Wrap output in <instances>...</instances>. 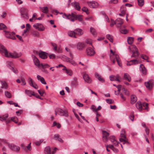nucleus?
I'll list each match as a JSON object with an SVG mask.
<instances>
[{
	"mask_svg": "<svg viewBox=\"0 0 154 154\" xmlns=\"http://www.w3.org/2000/svg\"><path fill=\"white\" fill-rule=\"evenodd\" d=\"M0 53L4 54V56L7 57L12 58H17L20 57L22 54L21 53H14L12 54L11 53H8L7 49L4 45L0 43Z\"/></svg>",
	"mask_w": 154,
	"mask_h": 154,
	"instance_id": "1",
	"label": "nucleus"
},
{
	"mask_svg": "<svg viewBox=\"0 0 154 154\" xmlns=\"http://www.w3.org/2000/svg\"><path fill=\"white\" fill-rule=\"evenodd\" d=\"M135 105L136 108L140 111H141L143 109L147 110L148 108V104L146 103H143L142 104L140 102L138 101Z\"/></svg>",
	"mask_w": 154,
	"mask_h": 154,
	"instance_id": "2",
	"label": "nucleus"
},
{
	"mask_svg": "<svg viewBox=\"0 0 154 154\" xmlns=\"http://www.w3.org/2000/svg\"><path fill=\"white\" fill-rule=\"evenodd\" d=\"M21 17L24 19H28L29 18L28 14V10L25 8H22L20 9Z\"/></svg>",
	"mask_w": 154,
	"mask_h": 154,
	"instance_id": "3",
	"label": "nucleus"
},
{
	"mask_svg": "<svg viewBox=\"0 0 154 154\" xmlns=\"http://www.w3.org/2000/svg\"><path fill=\"white\" fill-rule=\"evenodd\" d=\"M141 125L145 128V131L146 134V135L144 134V136L145 137L146 140L148 143H149V141L148 139L147 136H148L149 135L150 130L149 128L146 125L144 122H142Z\"/></svg>",
	"mask_w": 154,
	"mask_h": 154,
	"instance_id": "4",
	"label": "nucleus"
},
{
	"mask_svg": "<svg viewBox=\"0 0 154 154\" xmlns=\"http://www.w3.org/2000/svg\"><path fill=\"white\" fill-rule=\"evenodd\" d=\"M6 143L8 146V147L12 150L15 152H18L20 150V147L13 144H10L6 142Z\"/></svg>",
	"mask_w": 154,
	"mask_h": 154,
	"instance_id": "5",
	"label": "nucleus"
},
{
	"mask_svg": "<svg viewBox=\"0 0 154 154\" xmlns=\"http://www.w3.org/2000/svg\"><path fill=\"white\" fill-rule=\"evenodd\" d=\"M4 32H5V36L7 38H11L13 40L16 39V38L15 36V32H10L5 30L4 31Z\"/></svg>",
	"mask_w": 154,
	"mask_h": 154,
	"instance_id": "6",
	"label": "nucleus"
},
{
	"mask_svg": "<svg viewBox=\"0 0 154 154\" xmlns=\"http://www.w3.org/2000/svg\"><path fill=\"white\" fill-rule=\"evenodd\" d=\"M57 114L60 116L65 117H67L69 116L68 112L66 109H57Z\"/></svg>",
	"mask_w": 154,
	"mask_h": 154,
	"instance_id": "7",
	"label": "nucleus"
},
{
	"mask_svg": "<svg viewBox=\"0 0 154 154\" xmlns=\"http://www.w3.org/2000/svg\"><path fill=\"white\" fill-rule=\"evenodd\" d=\"M154 81L153 79H150L147 82H144L146 87L149 90L152 89L154 86Z\"/></svg>",
	"mask_w": 154,
	"mask_h": 154,
	"instance_id": "8",
	"label": "nucleus"
},
{
	"mask_svg": "<svg viewBox=\"0 0 154 154\" xmlns=\"http://www.w3.org/2000/svg\"><path fill=\"white\" fill-rule=\"evenodd\" d=\"M134 48L135 49L134 51H132V55H131V58H134L135 59H137L139 55V53L137 51V48L136 46H134Z\"/></svg>",
	"mask_w": 154,
	"mask_h": 154,
	"instance_id": "9",
	"label": "nucleus"
},
{
	"mask_svg": "<svg viewBox=\"0 0 154 154\" xmlns=\"http://www.w3.org/2000/svg\"><path fill=\"white\" fill-rule=\"evenodd\" d=\"M34 27L38 29L39 31H43L45 29V28L41 23H37L33 25Z\"/></svg>",
	"mask_w": 154,
	"mask_h": 154,
	"instance_id": "10",
	"label": "nucleus"
},
{
	"mask_svg": "<svg viewBox=\"0 0 154 154\" xmlns=\"http://www.w3.org/2000/svg\"><path fill=\"white\" fill-rule=\"evenodd\" d=\"M109 78L111 81H116L119 82H120L121 79V77L118 75H116V76L114 75H110Z\"/></svg>",
	"mask_w": 154,
	"mask_h": 154,
	"instance_id": "11",
	"label": "nucleus"
},
{
	"mask_svg": "<svg viewBox=\"0 0 154 154\" xmlns=\"http://www.w3.org/2000/svg\"><path fill=\"white\" fill-rule=\"evenodd\" d=\"M86 52L87 55L90 56H93L95 53V51L91 47L88 48L87 49Z\"/></svg>",
	"mask_w": 154,
	"mask_h": 154,
	"instance_id": "12",
	"label": "nucleus"
},
{
	"mask_svg": "<svg viewBox=\"0 0 154 154\" xmlns=\"http://www.w3.org/2000/svg\"><path fill=\"white\" fill-rule=\"evenodd\" d=\"M78 85L79 83L78 81L77 78L76 77H74L73 79V80L71 82V86L73 88H76Z\"/></svg>",
	"mask_w": 154,
	"mask_h": 154,
	"instance_id": "13",
	"label": "nucleus"
},
{
	"mask_svg": "<svg viewBox=\"0 0 154 154\" xmlns=\"http://www.w3.org/2000/svg\"><path fill=\"white\" fill-rule=\"evenodd\" d=\"M83 77L85 82L88 83L91 82V79L88 74L84 73L83 75Z\"/></svg>",
	"mask_w": 154,
	"mask_h": 154,
	"instance_id": "14",
	"label": "nucleus"
},
{
	"mask_svg": "<svg viewBox=\"0 0 154 154\" xmlns=\"http://www.w3.org/2000/svg\"><path fill=\"white\" fill-rule=\"evenodd\" d=\"M115 137L113 136H110L109 137V140H110L111 141L112 143H113V146H117L119 145V142H117L115 139Z\"/></svg>",
	"mask_w": 154,
	"mask_h": 154,
	"instance_id": "15",
	"label": "nucleus"
},
{
	"mask_svg": "<svg viewBox=\"0 0 154 154\" xmlns=\"http://www.w3.org/2000/svg\"><path fill=\"white\" fill-rule=\"evenodd\" d=\"M88 4L89 6L92 8H96L98 5L97 2L94 1L88 2Z\"/></svg>",
	"mask_w": 154,
	"mask_h": 154,
	"instance_id": "16",
	"label": "nucleus"
},
{
	"mask_svg": "<svg viewBox=\"0 0 154 154\" xmlns=\"http://www.w3.org/2000/svg\"><path fill=\"white\" fill-rule=\"evenodd\" d=\"M139 63V61L136 59H133L128 61L127 65V66H130L132 65H135Z\"/></svg>",
	"mask_w": 154,
	"mask_h": 154,
	"instance_id": "17",
	"label": "nucleus"
},
{
	"mask_svg": "<svg viewBox=\"0 0 154 154\" xmlns=\"http://www.w3.org/2000/svg\"><path fill=\"white\" fill-rule=\"evenodd\" d=\"M7 64L9 66V68L11 69L12 71L15 73H17L18 72V70L16 69H14L13 66V63L11 62H7Z\"/></svg>",
	"mask_w": 154,
	"mask_h": 154,
	"instance_id": "18",
	"label": "nucleus"
},
{
	"mask_svg": "<svg viewBox=\"0 0 154 154\" xmlns=\"http://www.w3.org/2000/svg\"><path fill=\"white\" fill-rule=\"evenodd\" d=\"M32 57L35 65L38 67H40V62L38 59L34 55H32Z\"/></svg>",
	"mask_w": 154,
	"mask_h": 154,
	"instance_id": "19",
	"label": "nucleus"
},
{
	"mask_svg": "<svg viewBox=\"0 0 154 154\" xmlns=\"http://www.w3.org/2000/svg\"><path fill=\"white\" fill-rule=\"evenodd\" d=\"M109 133L106 131H103V141L105 142H106L108 140Z\"/></svg>",
	"mask_w": 154,
	"mask_h": 154,
	"instance_id": "20",
	"label": "nucleus"
},
{
	"mask_svg": "<svg viewBox=\"0 0 154 154\" xmlns=\"http://www.w3.org/2000/svg\"><path fill=\"white\" fill-rule=\"evenodd\" d=\"M123 23V20L121 18H118L116 20V24L117 27H120Z\"/></svg>",
	"mask_w": 154,
	"mask_h": 154,
	"instance_id": "21",
	"label": "nucleus"
},
{
	"mask_svg": "<svg viewBox=\"0 0 154 154\" xmlns=\"http://www.w3.org/2000/svg\"><path fill=\"white\" fill-rule=\"evenodd\" d=\"M85 44L83 43L79 42L77 44V48L79 50H82L85 47Z\"/></svg>",
	"mask_w": 154,
	"mask_h": 154,
	"instance_id": "22",
	"label": "nucleus"
},
{
	"mask_svg": "<svg viewBox=\"0 0 154 154\" xmlns=\"http://www.w3.org/2000/svg\"><path fill=\"white\" fill-rule=\"evenodd\" d=\"M37 78L38 80L40 81L42 84L45 85L46 84V82L43 77H41L39 75H37Z\"/></svg>",
	"mask_w": 154,
	"mask_h": 154,
	"instance_id": "23",
	"label": "nucleus"
},
{
	"mask_svg": "<svg viewBox=\"0 0 154 154\" xmlns=\"http://www.w3.org/2000/svg\"><path fill=\"white\" fill-rule=\"evenodd\" d=\"M39 56L40 57L43 59H46L47 57L46 53L43 51H41L39 53Z\"/></svg>",
	"mask_w": 154,
	"mask_h": 154,
	"instance_id": "24",
	"label": "nucleus"
},
{
	"mask_svg": "<svg viewBox=\"0 0 154 154\" xmlns=\"http://www.w3.org/2000/svg\"><path fill=\"white\" fill-rule=\"evenodd\" d=\"M140 71L143 74L145 75L146 74V70L143 65H140Z\"/></svg>",
	"mask_w": 154,
	"mask_h": 154,
	"instance_id": "25",
	"label": "nucleus"
},
{
	"mask_svg": "<svg viewBox=\"0 0 154 154\" xmlns=\"http://www.w3.org/2000/svg\"><path fill=\"white\" fill-rule=\"evenodd\" d=\"M136 97L134 95H132L131 97V104H134L137 101Z\"/></svg>",
	"mask_w": 154,
	"mask_h": 154,
	"instance_id": "26",
	"label": "nucleus"
},
{
	"mask_svg": "<svg viewBox=\"0 0 154 154\" xmlns=\"http://www.w3.org/2000/svg\"><path fill=\"white\" fill-rule=\"evenodd\" d=\"M124 79L128 81V82L131 81V79L130 75L127 73H125L124 75Z\"/></svg>",
	"mask_w": 154,
	"mask_h": 154,
	"instance_id": "27",
	"label": "nucleus"
},
{
	"mask_svg": "<svg viewBox=\"0 0 154 154\" xmlns=\"http://www.w3.org/2000/svg\"><path fill=\"white\" fill-rule=\"evenodd\" d=\"M75 34L79 35H82L83 34L82 29L79 28H77L75 29Z\"/></svg>",
	"mask_w": 154,
	"mask_h": 154,
	"instance_id": "28",
	"label": "nucleus"
},
{
	"mask_svg": "<svg viewBox=\"0 0 154 154\" xmlns=\"http://www.w3.org/2000/svg\"><path fill=\"white\" fill-rule=\"evenodd\" d=\"M25 94L28 95L29 97H31L32 95L35 96V94H34L33 92H32L30 90H26L25 91Z\"/></svg>",
	"mask_w": 154,
	"mask_h": 154,
	"instance_id": "29",
	"label": "nucleus"
},
{
	"mask_svg": "<svg viewBox=\"0 0 154 154\" xmlns=\"http://www.w3.org/2000/svg\"><path fill=\"white\" fill-rule=\"evenodd\" d=\"M54 138L55 140H58L61 143L63 142V140L60 137V136L58 134H56L54 135Z\"/></svg>",
	"mask_w": 154,
	"mask_h": 154,
	"instance_id": "30",
	"label": "nucleus"
},
{
	"mask_svg": "<svg viewBox=\"0 0 154 154\" xmlns=\"http://www.w3.org/2000/svg\"><path fill=\"white\" fill-rule=\"evenodd\" d=\"M1 83L2 85L1 87L2 88L7 89L8 88V85L5 81H2Z\"/></svg>",
	"mask_w": 154,
	"mask_h": 154,
	"instance_id": "31",
	"label": "nucleus"
},
{
	"mask_svg": "<svg viewBox=\"0 0 154 154\" xmlns=\"http://www.w3.org/2000/svg\"><path fill=\"white\" fill-rule=\"evenodd\" d=\"M69 36L74 38H76L75 32L73 31H69L68 32Z\"/></svg>",
	"mask_w": 154,
	"mask_h": 154,
	"instance_id": "32",
	"label": "nucleus"
},
{
	"mask_svg": "<svg viewBox=\"0 0 154 154\" xmlns=\"http://www.w3.org/2000/svg\"><path fill=\"white\" fill-rule=\"evenodd\" d=\"M95 76L99 81H101L103 82H104V79L103 78H101V76L98 73H95Z\"/></svg>",
	"mask_w": 154,
	"mask_h": 154,
	"instance_id": "33",
	"label": "nucleus"
},
{
	"mask_svg": "<svg viewBox=\"0 0 154 154\" xmlns=\"http://www.w3.org/2000/svg\"><path fill=\"white\" fill-rule=\"evenodd\" d=\"M73 5L74 8L75 9H76L78 11L80 10L81 8L79 6V4L78 2H74Z\"/></svg>",
	"mask_w": 154,
	"mask_h": 154,
	"instance_id": "34",
	"label": "nucleus"
},
{
	"mask_svg": "<svg viewBox=\"0 0 154 154\" xmlns=\"http://www.w3.org/2000/svg\"><path fill=\"white\" fill-rule=\"evenodd\" d=\"M45 154H51V148L49 146L46 147L44 150Z\"/></svg>",
	"mask_w": 154,
	"mask_h": 154,
	"instance_id": "35",
	"label": "nucleus"
},
{
	"mask_svg": "<svg viewBox=\"0 0 154 154\" xmlns=\"http://www.w3.org/2000/svg\"><path fill=\"white\" fill-rule=\"evenodd\" d=\"M39 8L40 9L42 10L43 13H47L48 12V9L46 7H40Z\"/></svg>",
	"mask_w": 154,
	"mask_h": 154,
	"instance_id": "36",
	"label": "nucleus"
},
{
	"mask_svg": "<svg viewBox=\"0 0 154 154\" xmlns=\"http://www.w3.org/2000/svg\"><path fill=\"white\" fill-rule=\"evenodd\" d=\"M62 17L64 18L67 19H71L72 17L71 14H69L67 15L65 13H64L63 14V15Z\"/></svg>",
	"mask_w": 154,
	"mask_h": 154,
	"instance_id": "37",
	"label": "nucleus"
},
{
	"mask_svg": "<svg viewBox=\"0 0 154 154\" xmlns=\"http://www.w3.org/2000/svg\"><path fill=\"white\" fill-rule=\"evenodd\" d=\"M115 57L118 65L120 66H122V64L118 55L116 54L115 56Z\"/></svg>",
	"mask_w": 154,
	"mask_h": 154,
	"instance_id": "38",
	"label": "nucleus"
},
{
	"mask_svg": "<svg viewBox=\"0 0 154 154\" xmlns=\"http://www.w3.org/2000/svg\"><path fill=\"white\" fill-rule=\"evenodd\" d=\"M8 117V115L5 114L2 116H0V121H3L6 120Z\"/></svg>",
	"mask_w": 154,
	"mask_h": 154,
	"instance_id": "39",
	"label": "nucleus"
},
{
	"mask_svg": "<svg viewBox=\"0 0 154 154\" xmlns=\"http://www.w3.org/2000/svg\"><path fill=\"white\" fill-rule=\"evenodd\" d=\"M120 136L121 137L124 138H126L125 131V129H122L120 133Z\"/></svg>",
	"mask_w": 154,
	"mask_h": 154,
	"instance_id": "40",
	"label": "nucleus"
},
{
	"mask_svg": "<svg viewBox=\"0 0 154 154\" xmlns=\"http://www.w3.org/2000/svg\"><path fill=\"white\" fill-rule=\"evenodd\" d=\"M119 141L121 142H123V144H125V143L128 144L129 143L126 137V138H121L119 139Z\"/></svg>",
	"mask_w": 154,
	"mask_h": 154,
	"instance_id": "41",
	"label": "nucleus"
},
{
	"mask_svg": "<svg viewBox=\"0 0 154 154\" xmlns=\"http://www.w3.org/2000/svg\"><path fill=\"white\" fill-rule=\"evenodd\" d=\"M134 41V38L132 37H129L127 39V42L129 44H131Z\"/></svg>",
	"mask_w": 154,
	"mask_h": 154,
	"instance_id": "42",
	"label": "nucleus"
},
{
	"mask_svg": "<svg viewBox=\"0 0 154 154\" xmlns=\"http://www.w3.org/2000/svg\"><path fill=\"white\" fill-rule=\"evenodd\" d=\"M106 37L109 39L110 41L112 42H113V37L112 35L109 34H107L106 35Z\"/></svg>",
	"mask_w": 154,
	"mask_h": 154,
	"instance_id": "43",
	"label": "nucleus"
},
{
	"mask_svg": "<svg viewBox=\"0 0 154 154\" xmlns=\"http://www.w3.org/2000/svg\"><path fill=\"white\" fill-rule=\"evenodd\" d=\"M120 32L121 33L124 34H126L128 33V31L125 29H122V27H120L119 29Z\"/></svg>",
	"mask_w": 154,
	"mask_h": 154,
	"instance_id": "44",
	"label": "nucleus"
},
{
	"mask_svg": "<svg viewBox=\"0 0 154 154\" xmlns=\"http://www.w3.org/2000/svg\"><path fill=\"white\" fill-rule=\"evenodd\" d=\"M61 59L64 61L68 62L70 58L65 55H63L61 57Z\"/></svg>",
	"mask_w": 154,
	"mask_h": 154,
	"instance_id": "45",
	"label": "nucleus"
},
{
	"mask_svg": "<svg viewBox=\"0 0 154 154\" xmlns=\"http://www.w3.org/2000/svg\"><path fill=\"white\" fill-rule=\"evenodd\" d=\"M91 32L94 35H97V33L93 27H91L90 28Z\"/></svg>",
	"mask_w": 154,
	"mask_h": 154,
	"instance_id": "46",
	"label": "nucleus"
},
{
	"mask_svg": "<svg viewBox=\"0 0 154 154\" xmlns=\"http://www.w3.org/2000/svg\"><path fill=\"white\" fill-rule=\"evenodd\" d=\"M137 2L138 5L140 7H142L144 4V0H137Z\"/></svg>",
	"mask_w": 154,
	"mask_h": 154,
	"instance_id": "47",
	"label": "nucleus"
},
{
	"mask_svg": "<svg viewBox=\"0 0 154 154\" xmlns=\"http://www.w3.org/2000/svg\"><path fill=\"white\" fill-rule=\"evenodd\" d=\"M110 148H111L114 152H118V149L115 148L113 145H110L109 146Z\"/></svg>",
	"mask_w": 154,
	"mask_h": 154,
	"instance_id": "48",
	"label": "nucleus"
},
{
	"mask_svg": "<svg viewBox=\"0 0 154 154\" xmlns=\"http://www.w3.org/2000/svg\"><path fill=\"white\" fill-rule=\"evenodd\" d=\"M11 120L16 123L18 122V119L16 117H13L11 118Z\"/></svg>",
	"mask_w": 154,
	"mask_h": 154,
	"instance_id": "49",
	"label": "nucleus"
},
{
	"mask_svg": "<svg viewBox=\"0 0 154 154\" xmlns=\"http://www.w3.org/2000/svg\"><path fill=\"white\" fill-rule=\"evenodd\" d=\"M122 90V92L124 93L125 95H129V92L126 90L125 88H123Z\"/></svg>",
	"mask_w": 154,
	"mask_h": 154,
	"instance_id": "50",
	"label": "nucleus"
},
{
	"mask_svg": "<svg viewBox=\"0 0 154 154\" xmlns=\"http://www.w3.org/2000/svg\"><path fill=\"white\" fill-rule=\"evenodd\" d=\"M5 96L7 98H10L11 97V95L10 93L8 91L5 92Z\"/></svg>",
	"mask_w": 154,
	"mask_h": 154,
	"instance_id": "51",
	"label": "nucleus"
},
{
	"mask_svg": "<svg viewBox=\"0 0 154 154\" xmlns=\"http://www.w3.org/2000/svg\"><path fill=\"white\" fill-rule=\"evenodd\" d=\"M66 72L70 76H71L72 75V72L71 70L66 69Z\"/></svg>",
	"mask_w": 154,
	"mask_h": 154,
	"instance_id": "52",
	"label": "nucleus"
},
{
	"mask_svg": "<svg viewBox=\"0 0 154 154\" xmlns=\"http://www.w3.org/2000/svg\"><path fill=\"white\" fill-rule=\"evenodd\" d=\"M6 26L3 23H0V29L2 30L6 28Z\"/></svg>",
	"mask_w": 154,
	"mask_h": 154,
	"instance_id": "53",
	"label": "nucleus"
},
{
	"mask_svg": "<svg viewBox=\"0 0 154 154\" xmlns=\"http://www.w3.org/2000/svg\"><path fill=\"white\" fill-rule=\"evenodd\" d=\"M82 15H78L76 16L75 19H78L79 21H82Z\"/></svg>",
	"mask_w": 154,
	"mask_h": 154,
	"instance_id": "54",
	"label": "nucleus"
},
{
	"mask_svg": "<svg viewBox=\"0 0 154 154\" xmlns=\"http://www.w3.org/2000/svg\"><path fill=\"white\" fill-rule=\"evenodd\" d=\"M41 65L43 69H45V68H47L50 67V66L48 64H43L41 63Z\"/></svg>",
	"mask_w": 154,
	"mask_h": 154,
	"instance_id": "55",
	"label": "nucleus"
},
{
	"mask_svg": "<svg viewBox=\"0 0 154 154\" xmlns=\"http://www.w3.org/2000/svg\"><path fill=\"white\" fill-rule=\"evenodd\" d=\"M38 93L41 96H44L45 95V91H41L39 90L38 91Z\"/></svg>",
	"mask_w": 154,
	"mask_h": 154,
	"instance_id": "56",
	"label": "nucleus"
},
{
	"mask_svg": "<svg viewBox=\"0 0 154 154\" xmlns=\"http://www.w3.org/2000/svg\"><path fill=\"white\" fill-rule=\"evenodd\" d=\"M129 118L132 121H134V113L132 112L131 113L129 116Z\"/></svg>",
	"mask_w": 154,
	"mask_h": 154,
	"instance_id": "57",
	"label": "nucleus"
},
{
	"mask_svg": "<svg viewBox=\"0 0 154 154\" xmlns=\"http://www.w3.org/2000/svg\"><path fill=\"white\" fill-rule=\"evenodd\" d=\"M141 57L143 59L146 60L147 62H149V61L148 60V57L146 55H142Z\"/></svg>",
	"mask_w": 154,
	"mask_h": 154,
	"instance_id": "58",
	"label": "nucleus"
},
{
	"mask_svg": "<svg viewBox=\"0 0 154 154\" xmlns=\"http://www.w3.org/2000/svg\"><path fill=\"white\" fill-rule=\"evenodd\" d=\"M68 62L71 63L74 66H75L76 65L75 62L72 59H70Z\"/></svg>",
	"mask_w": 154,
	"mask_h": 154,
	"instance_id": "59",
	"label": "nucleus"
},
{
	"mask_svg": "<svg viewBox=\"0 0 154 154\" xmlns=\"http://www.w3.org/2000/svg\"><path fill=\"white\" fill-rule=\"evenodd\" d=\"M91 109L94 112H97V110L96 106L94 105H92L91 106Z\"/></svg>",
	"mask_w": 154,
	"mask_h": 154,
	"instance_id": "60",
	"label": "nucleus"
},
{
	"mask_svg": "<svg viewBox=\"0 0 154 154\" xmlns=\"http://www.w3.org/2000/svg\"><path fill=\"white\" fill-rule=\"evenodd\" d=\"M106 102L109 104H111L113 103V101H112V99H108L106 100Z\"/></svg>",
	"mask_w": 154,
	"mask_h": 154,
	"instance_id": "61",
	"label": "nucleus"
},
{
	"mask_svg": "<svg viewBox=\"0 0 154 154\" xmlns=\"http://www.w3.org/2000/svg\"><path fill=\"white\" fill-rule=\"evenodd\" d=\"M29 85L31 86L33 84V81L32 79L30 78H29Z\"/></svg>",
	"mask_w": 154,
	"mask_h": 154,
	"instance_id": "62",
	"label": "nucleus"
},
{
	"mask_svg": "<svg viewBox=\"0 0 154 154\" xmlns=\"http://www.w3.org/2000/svg\"><path fill=\"white\" fill-rule=\"evenodd\" d=\"M116 24V21H115L111 19L110 24V26L112 27L114 24Z\"/></svg>",
	"mask_w": 154,
	"mask_h": 154,
	"instance_id": "63",
	"label": "nucleus"
},
{
	"mask_svg": "<svg viewBox=\"0 0 154 154\" xmlns=\"http://www.w3.org/2000/svg\"><path fill=\"white\" fill-rule=\"evenodd\" d=\"M82 10L84 12H87V11H88V9L87 7H84L82 8Z\"/></svg>",
	"mask_w": 154,
	"mask_h": 154,
	"instance_id": "64",
	"label": "nucleus"
}]
</instances>
